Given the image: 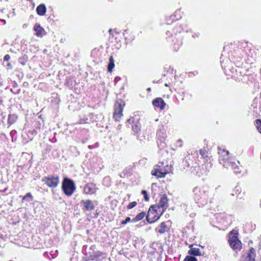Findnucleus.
<instances>
[{
  "instance_id": "nucleus-34",
  "label": "nucleus",
  "mask_w": 261,
  "mask_h": 261,
  "mask_svg": "<svg viewBox=\"0 0 261 261\" xmlns=\"http://www.w3.org/2000/svg\"><path fill=\"white\" fill-rule=\"evenodd\" d=\"M21 63L23 65H25V63L24 62H21Z\"/></svg>"
},
{
  "instance_id": "nucleus-12",
  "label": "nucleus",
  "mask_w": 261,
  "mask_h": 261,
  "mask_svg": "<svg viewBox=\"0 0 261 261\" xmlns=\"http://www.w3.org/2000/svg\"><path fill=\"white\" fill-rule=\"evenodd\" d=\"M255 250L252 247L250 248L246 257V261H255Z\"/></svg>"
},
{
  "instance_id": "nucleus-9",
  "label": "nucleus",
  "mask_w": 261,
  "mask_h": 261,
  "mask_svg": "<svg viewBox=\"0 0 261 261\" xmlns=\"http://www.w3.org/2000/svg\"><path fill=\"white\" fill-rule=\"evenodd\" d=\"M152 104L154 106L160 107L161 110H164L166 103L161 98H157L153 100Z\"/></svg>"
},
{
  "instance_id": "nucleus-14",
  "label": "nucleus",
  "mask_w": 261,
  "mask_h": 261,
  "mask_svg": "<svg viewBox=\"0 0 261 261\" xmlns=\"http://www.w3.org/2000/svg\"><path fill=\"white\" fill-rule=\"evenodd\" d=\"M151 174L152 175L156 176L158 177L162 178L165 176L167 172H163L162 171H160L158 169H155L154 171H152Z\"/></svg>"
},
{
  "instance_id": "nucleus-2",
  "label": "nucleus",
  "mask_w": 261,
  "mask_h": 261,
  "mask_svg": "<svg viewBox=\"0 0 261 261\" xmlns=\"http://www.w3.org/2000/svg\"><path fill=\"white\" fill-rule=\"evenodd\" d=\"M62 189L66 195L71 196L75 190V184L71 179L64 178L62 182Z\"/></svg>"
},
{
  "instance_id": "nucleus-25",
  "label": "nucleus",
  "mask_w": 261,
  "mask_h": 261,
  "mask_svg": "<svg viewBox=\"0 0 261 261\" xmlns=\"http://www.w3.org/2000/svg\"><path fill=\"white\" fill-rule=\"evenodd\" d=\"M137 205V202L136 201L132 202L129 203L127 205V208L129 209H131Z\"/></svg>"
},
{
  "instance_id": "nucleus-11",
  "label": "nucleus",
  "mask_w": 261,
  "mask_h": 261,
  "mask_svg": "<svg viewBox=\"0 0 261 261\" xmlns=\"http://www.w3.org/2000/svg\"><path fill=\"white\" fill-rule=\"evenodd\" d=\"M194 244H191L189 246L190 249L188 251V253L190 255L194 256H200L201 255L200 249L197 248L193 247Z\"/></svg>"
},
{
  "instance_id": "nucleus-3",
  "label": "nucleus",
  "mask_w": 261,
  "mask_h": 261,
  "mask_svg": "<svg viewBox=\"0 0 261 261\" xmlns=\"http://www.w3.org/2000/svg\"><path fill=\"white\" fill-rule=\"evenodd\" d=\"M219 153L220 154L219 157V163L226 168H229L231 164L232 166L235 165V162L232 161V159L228 156L229 152L225 150H222Z\"/></svg>"
},
{
  "instance_id": "nucleus-31",
  "label": "nucleus",
  "mask_w": 261,
  "mask_h": 261,
  "mask_svg": "<svg viewBox=\"0 0 261 261\" xmlns=\"http://www.w3.org/2000/svg\"><path fill=\"white\" fill-rule=\"evenodd\" d=\"M159 216H154L153 217H151V218H153V220H155V218H156L157 217H158Z\"/></svg>"
},
{
  "instance_id": "nucleus-27",
  "label": "nucleus",
  "mask_w": 261,
  "mask_h": 261,
  "mask_svg": "<svg viewBox=\"0 0 261 261\" xmlns=\"http://www.w3.org/2000/svg\"><path fill=\"white\" fill-rule=\"evenodd\" d=\"M200 154L203 156L204 157V156L206 155V151L205 150H202V149H200Z\"/></svg>"
},
{
  "instance_id": "nucleus-22",
  "label": "nucleus",
  "mask_w": 261,
  "mask_h": 261,
  "mask_svg": "<svg viewBox=\"0 0 261 261\" xmlns=\"http://www.w3.org/2000/svg\"><path fill=\"white\" fill-rule=\"evenodd\" d=\"M235 165H233V166H232L231 164L230 165V166H231L232 169H233L234 170V172L236 173H240V171H239V166L237 165V163H235Z\"/></svg>"
},
{
  "instance_id": "nucleus-10",
  "label": "nucleus",
  "mask_w": 261,
  "mask_h": 261,
  "mask_svg": "<svg viewBox=\"0 0 261 261\" xmlns=\"http://www.w3.org/2000/svg\"><path fill=\"white\" fill-rule=\"evenodd\" d=\"M95 185L92 183L86 184L84 189V191L86 194H93L95 192Z\"/></svg>"
},
{
  "instance_id": "nucleus-16",
  "label": "nucleus",
  "mask_w": 261,
  "mask_h": 261,
  "mask_svg": "<svg viewBox=\"0 0 261 261\" xmlns=\"http://www.w3.org/2000/svg\"><path fill=\"white\" fill-rule=\"evenodd\" d=\"M115 66L114 64V60L112 56H111L109 58V63L108 67V71L109 72H111L112 69L114 68Z\"/></svg>"
},
{
  "instance_id": "nucleus-28",
  "label": "nucleus",
  "mask_w": 261,
  "mask_h": 261,
  "mask_svg": "<svg viewBox=\"0 0 261 261\" xmlns=\"http://www.w3.org/2000/svg\"><path fill=\"white\" fill-rule=\"evenodd\" d=\"M27 197H30L31 199V200H33V197L31 193H27V195H25V196L24 197V198H25Z\"/></svg>"
},
{
  "instance_id": "nucleus-13",
  "label": "nucleus",
  "mask_w": 261,
  "mask_h": 261,
  "mask_svg": "<svg viewBox=\"0 0 261 261\" xmlns=\"http://www.w3.org/2000/svg\"><path fill=\"white\" fill-rule=\"evenodd\" d=\"M36 11L38 15L40 16L44 15L46 11L45 5L44 4H41L39 5L37 7Z\"/></svg>"
},
{
  "instance_id": "nucleus-5",
  "label": "nucleus",
  "mask_w": 261,
  "mask_h": 261,
  "mask_svg": "<svg viewBox=\"0 0 261 261\" xmlns=\"http://www.w3.org/2000/svg\"><path fill=\"white\" fill-rule=\"evenodd\" d=\"M42 180L45 182L48 187L51 188L57 187L59 183L58 176L55 177L54 176H49L48 177H45Z\"/></svg>"
},
{
  "instance_id": "nucleus-24",
  "label": "nucleus",
  "mask_w": 261,
  "mask_h": 261,
  "mask_svg": "<svg viewBox=\"0 0 261 261\" xmlns=\"http://www.w3.org/2000/svg\"><path fill=\"white\" fill-rule=\"evenodd\" d=\"M142 194L144 195L145 200L148 201L149 199V198L148 196L147 191L146 190H143L142 191Z\"/></svg>"
},
{
  "instance_id": "nucleus-6",
  "label": "nucleus",
  "mask_w": 261,
  "mask_h": 261,
  "mask_svg": "<svg viewBox=\"0 0 261 261\" xmlns=\"http://www.w3.org/2000/svg\"><path fill=\"white\" fill-rule=\"evenodd\" d=\"M156 208H158V205H153L151 206H150V207L149 208V209L148 210V214L146 216V220L149 223H151L155 222L156 220H158L160 218V216H159L158 217L155 218V220H153V218H151V217H150L151 214L153 215L154 214V213H156V212H157Z\"/></svg>"
},
{
  "instance_id": "nucleus-39",
  "label": "nucleus",
  "mask_w": 261,
  "mask_h": 261,
  "mask_svg": "<svg viewBox=\"0 0 261 261\" xmlns=\"http://www.w3.org/2000/svg\"><path fill=\"white\" fill-rule=\"evenodd\" d=\"M166 86H168V85L167 84H165Z\"/></svg>"
},
{
  "instance_id": "nucleus-4",
  "label": "nucleus",
  "mask_w": 261,
  "mask_h": 261,
  "mask_svg": "<svg viewBox=\"0 0 261 261\" xmlns=\"http://www.w3.org/2000/svg\"><path fill=\"white\" fill-rule=\"evenodd\" d=\"M124 105V102L121 100H118L116 101L114 105V111L113 113V117L116 121H119V119L122 116V111Z\"/></svg>"
},
{
  "instance_id": "nucleus-38",
  "label": "nucleus",
  "mask_w": 261,
  "mask_h": 261,
  "mask_svg": "<svg viewBox=\"0 0 261 261\" xmlns=\"http://www.w3.org/2000/svg\"><path fill=\"white\" fill-rule=\"evenodd\" d=\"M180 141H181V140H178V142H180Z\"/></svg>"
},
{
  "instance_id": "nucleus-7",
  "label": "nucleus",
  "mask_w": 261,
  "mask_h": 261,
  "mask_svg": "<svg viewBox=\"0 0 261 261\" xmlns=\"http://www.w3.org/2000/svg\"><path fill=\"white\" fill-rule=\"evenodd\" d=\"M168 201V199L166 194L161 195L159 203L158 205V208H162V213H163L164 211L167 208Z\"/></svg>"
},
{
  "instance_id": "nucleus-32",
  "label": "nucleus",
  "mask_w": 261,
  "mask_h": 261,
  "mask_svg": "<svg viewBox=\"0 0 261 261\" xmlns=\"http://www.w3.org/2000/svg\"><path fill=\"white\" fill-rule=\"evenodd\" d=\"M2 21H3V22H4L5 23H6V20H5L3 19V20H2Z\"/></svg>"
},
{
  "instance_id": "nucleus-8",
  "label": "nucleus",
  "mask_w": 261,
  "mask_h": 261,
  "mask_svg": "<svg viewBox=\"0 0 261 261\" xmlns=\"http://www.w3.org/2000/svg\"><path fill=\"white\" fill-rule=\"evenodd\" d=\"M81 203L83 204L84 208L87 211H91L93 210L95 208L94 205L92 201L89 199L83 200H82Z\"/></svg>"
},
{
  "instance_id": "nucleus-15",
  "label": "nucleus",
  "mask_w": 261,
  "mask_h": 261,
  "mask_svg": "<svg viewBox=\"0 0 261 261\" xmlns=\"http://www.w3.org/2000/svg\"><path fill=\"white\" fill-rule=\"evenodd\" d=\"M156 230L160 233H164L167 231V226L165 222H162Z\"/></svg>"
},
{
  "instance_id": "nucleus-23",
  "label": "nucleus",
  "mask_w": 261,
  "mask_h": 261,
  "mask_svg": "<svg viewBox=\"0 0 261 261\" xmlns=\"http://www.w3.org/2000/svg\"><path fill=\"white\" fill-rule=\"evenodd\" d=\"M256 127L258 132L261 133V119L256 120Z\"/></svg>"
},
{
  "instance_id": "nucleus-36",
  "label": "nucleus",
  "mask_w": 261,
  "mask_h": 261,
  "mask_svg": "<svg viewBox=\"0 0 261 261\" xmlns=\"http://www.w3.org/2000/svg\"><path fill=\"white\" fill-rule=\"evenodd\" d=\"M8 65L9 66H11L10 64H9V63L8 64Z\"/></svg>"
},
{
  "instance_id": "nucleus-17",
  "label": "nucleus",
  "mask_w": 261,
  "mask_h": 261,
  "mask_svg": "<svg viewBox=\"0 0 261 261\" xmlns=\"http://www.w3.org/2000/svg\"><path fill=\"white\" fill-rule=\"evenodd\" d=\"M145 213L144 212H141L139 214H138L134 218L132 219V222H136L140 220H141L144 218L145 216Z\"/></svg>"
},
{
  "instance_id": "nucleus-26",
  "label": "nucleus",
  "mask_w": 261,
  "mask_h": 261,
  "mask_svg": "<svg viewBox=\"0 0 261 261\" xmlns=\"http://www.w3.org/2000/svg\"><path fill=\"white\" fill-rule=\"evenodd\" d=\"M130 221V218L129 217H126V219H125V220L122 221L121 222V224H123H123H126L128 222H129Z\"/></svg>"
},
{
  "instance_id": "nucleus-30",
  "label": "nucleus",
  "mask_w": 261,
  "mask_h": 261,
  "mask_svg": "<svg viewBox=\"0 0 261 261\" xmlns=\"http://www.w3.org/2000/svg\"><path fill=\"white\" fill-rule=\"evenodd\" d=\"M109 34L112 35V36H113V35L112 34V29H110L109 31Z\"/></svg>"
},
{
  "instance_id": "nucleus-29",
  "label": "nucleus",
  "mask_w": 261,
  "mask_h": 261,
  "mask_svg": "<svg viewBox=\"0 0 261 261\" xmlns=\"http://www.w3.org/2000/svg\"><path fill=\"white\" fill-rule=\"evenodd\" d=\"M10 58V57L9 55H6L4 57V60L5 61H8Z\"/></svg>"
},
{
  "instance_id": "nucleus-1",
  "label": "nucleus",
  "mask_w": 261,
  "mask_h": 261,
  "mask_svg": "<svg viewBox=\"0 0 261 261\" xmlns=\"http://www.w3.org/2000/svg\"><path fill=\"white\" fill-rule=\"evenodd\" d=\"M238 232L236 230H232L229 233L228 242L231 248L236 251L242 249V244L238 239Z\"/></svg>"
},
{
  "instance_id": "nucleus-37",
  "label": "nucleus",
  "mask_w": 261,
  "mask_h": 261,
  "mask_svg": "<svg viewBox=\"0 0 261 261\" xmlns=\"http://www.w3.org/2000/svg\"><path fill=\"white\" fill-rule=\"evenodd\" d=\"M237 164H240V163H239V161H238V162H237Z\"/></svg>"
},
{
  "instance_id": "nucleus-40",
  "label": "nucleus",
  "mask_w": 261,
  "mask_h": 261,
  "mask_svg": "<svg viewBox=\"0 0 261 261\" xmlns=\"http://www.w3.org/2000/svg\"><path fill=\"white\" fill-rule=\"evenodd\" d=\"M163 214L162 212H161V214H160V215H162V214Z\"/></svg>"
},
{
  "instance_id": "nucleus-21",
  "label": "nucleus",
  "mask_w": 261,
  "mask_h": 261,
  "mask_svg": "<svg viewBox=\"0 0 261 261\" xmlns=\"http://www.w3.org/2000/svg\"><path fill=\"white\" fill-rule=\"evenodd\" d=\"M184 261H197L196 258L194 256H187Z\"/></svg>"
},
{
  "instance_id": "nucleus-18",
  "label": "nucleus",
  "mask_w": 261,
  "mask_h": 261,
  "mask_svg": "<svg viewBox=\"0 0 261 261\" xmlns=\"http://www.w3.org/2000/svg\"><path fill=\"white\" fill-rule=\"evenodd\" d=\"M34 30L36 32L37 36L42 35V32L43 31V29L39 24H36L34 27Z\"/></svg>"
},
{
  "instance_id": "nucleus-19",
  "label": "nucleus",
  "mask_w": 261,
  "mask_h": 261,
  "mask_svg": "<svg viewBox=\"0 0 261 261\" xmlns=\"http://www.w3.org/2000/svg\"><path fill=\"white\" fill-rule=\"evenodd\" d=\"M16 119L17 116L15 115H10L8 118V123L12 124L16 121Z\"/></svg>"
},
{
  "instance_id": "nucleus-33",
  "label": "nucleus",
  "mask_w": 261,
  "mask_h": 261,
  "mask_svg": "<svg viewBox=\"0 0 261 261\" xmlns=\"http://www.w3.org/2000/svg\"><path fill=\"white\" fill-rule=\"evenodd\" d=\"M150 90H151L150 88H148L147 89V91H150Z\"/></svg>"
},
{
  "instance_id": "nucleus-20",
  "label": "nucleus",
  "mask_w": 261,
  "mask_h": 261,
  "mask_svg": "<svg viewBox=\"0 0 261 261\" xmlns=\"http://www.w3.org/2000/svg\"><path fill=\"white\" fill-rule=\"evenodd\" d=\"M101 254L102 253L99 251L96 253H94V254L91 256L92 259L98 260L99 257L101 255Z\"/></svg>"
},
{
  "instance_id": "nucleus-35",
  "label": "nucleus",
  "mask_w": 261,
  "mask_h": 261,
  "mask_svg": "<svg viewBox=\"0 0 261 261\" xmlns=\"http://www.w3.org/2000/svg\"><path fill=\"white\" fill-rule=\"evenodd\" d=\"M199 246H200V247H201L202 248H203V247H204L203 246V245H199Z\"/></svg>"
}]
</instances>
